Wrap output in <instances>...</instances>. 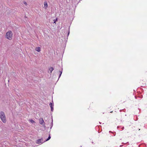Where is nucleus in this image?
Returning <instances> with one entry per match:
<instances>
[{
  "instance_id": "15",
  "label": "nucleus",
  "mask_w": 147,
  "mask_h": 147,
  "mask_svg": "<svg viewBox=\"0 0 147 147\" xmlns=\"http://www.w3.org/2000/svg\"><path fill=\"white\" fill-rule=\"evenodd\" d=\"M51 111H53V107H51Z\"/></svg>"
},
{
  "instance_id": "6",
  "label": "nucleus",
  "mask_w": 147,
  "mask_h": 147,
  "mask_svg": "<svg viewBox=\"0 0 147 147\" xmlns=\"http://www.w3.org/2000/svg\"><path fill=\"white\" fill-rule=\"evenodd\" d=\"M35 50L38 52H39L40 51L41 49L39 47H38L36 48Z\"/></svg>"
},
{
  "instance_id": "9",
  "label": "nucleus",
  "mask_w": 147,
  "mask_h": 147,
  "mask_svg": "<svg viewBox=\"0 0 147 147\" xmlns=\"http://www.w3.org/2000/svg\"><path fill=\"white\" fill-rule=\"evenodd\" d=\"M49 105L51 108L53 107V103H52L51 102H50V103L49 104Z\"/></svg>"
},
{
  "instance_id": "17",
  "label": "nucleus",
  "mask_w": 147,
  "mask_h": 147,
  "mask_svg": "<svg viewBox=\"0 0 147 147\" xmlns=\"http://www.w3.org/2000/svg\"><path fill=\"white\" fill-rule=\"evenodd\" d=\"M122 146V145H120V146Z\"/></svg>"
},
{
  "instance_id": "16",
  "label": "nucleus",
  "mask_w": 147,
  "mask_h": 147,
  "mask_svg": "<svg viewBox=\"0 0 147 147\" xmlns=\"http://www.w3.org/2000/svg\"><path fill=\"white\" fill-rule=\"evenodd\" d=\"M69 32H68V36L69 35Z\"/></svg>"
},
{
  "instance_id": "1",
  "label": "nucleus",
  "mask_w": 147,
  "mask_h": 147,
  "mask_svg": "<svg viewBox=\"0 0 147 147\" xmlns=\"http://www.w3.org/2000/svg\"><path fill=\"white\" fill-rule=\"evenodd\" d=\"M0 118L3 123H5L6 122V118L3 112L1 111L0 112Z\"/></svg>"
},
{
  "instance_id": "12",
  "label": "nucleus",
  "mask_w": 147,
  "mask_h": 147,
  "mask_svg": "<svg viewBox=\"0 0 147 147\" xmlns=\"http://www.w3.org/2000/svg\"><path fill=\"white\" fill-rule=\"evenodd\" d=\"M53 126V119H52V123L51 124V127H50L51 129L52 127Z\"/></svg>"
},
{
  "instance_id": "13",
  "label": "nucleus",
  "mask_w": 147,
  "mask_h": 147,
  "mask_svg": "<svg viewBox=\"0 0 147 147\" xmlns=\"http://www.w3.org/2000/svg\"><path fill=\"white\" fill-rule=\"evenodd\" d=\"M51 138V137L50 135H49L48 138L46 140V141H48V140H50V139Z\"/></svg>"
},
{
  "instance_id": "4",
  "label": "nucleus",
  "mask_w": 147,
  "mask_h": 147,
  "mask_svg": "<svg viewBox=\"0 0 147 147\" xmlns=\"http://www.w3.org/2000/svg\"><path fill=\"white\" fill-rule=\"evenodd\" d=\"M45 141H44L42 138L39 139L37 140L36 141V143L38 144H42Z\"/></svg>"
},
{
  "instance_id": "18",
  "label": "nucleus",
  "mask_w": 147,
  "mask_h": 147,
  "mask_svg": "<svg viewBox=\"0 0 147 147\" xmlns=\"http://www.w3.org/2000/svg\"><path fill=\"white\" fill-rule=\"evenodd\" d=\"M112 112H113V111H112V112H111V113H112Z\"/></svg>"
},
{
  "instance_id": "14",
  "label": "nucleus",
  "mask_w": 147,
  "mask_h": 147,
  "mask_svg": "<svg viewBox=\"0 0 147 147\" xmlns=\"http://www.w3.org/2000/svg\"><path fill=\"white\" fill-rule=\"evenodd\" d=\"M24 4L25 5H27V3H26V2L24 1Z\"/></svg>"
},
{
  "instance_id": "8",
  "label": "nucleus",
  "mask_w": 147,
  "mask_h": 147,
  "mask_svg": "<svg viewBox=\"0 0 147 147\" xmlns=\"http://www.w3.org/2000/svg\"><path fill=\"white\" fill-rule=\"evenodd\" d=\"M62 70L61 71H59V73H60V74H59V77L58 79H59L60 78V76H61V75L62 74Z\"/></svg>"
},
{
  "instance_id": "3",
  "label": "nucleus",
  "mask_w": 147,
  "mask_h": 147,
  "mask_svg": "<svg viewBox=\"0 0 147 147\" xmlns=\"http://www.w3.org/2000/svg\"><path fill=\"white\" fill-rule=\"evenodd\" d=\"M39 121L40 123V124L42 125L44 127H45V123L42 118H40L39 119Z\"/></svg>"
},
{
  "instance_id": "10",
  "label": "nucleus",
  "mask_w": 147,
  "mask_h": 147,
  "mask_svg": "<svg viewBox=\"0 0 147 147\" xmlns=\"http://www.w3.org/2000/svg\"><path fill=\"white\" fill-rule=\"evenodd\" d=\"M29 121H30L32 123H35V121L33 120L32 119H30Z\"/></svg>"
},
{
  "instance_id": "2",
  "label": "nucleus",
  "mask_w": 147,
  "mask_h": 147,
  "mask_svg": "<svg viewBox=\"0 0 147 147\" xmlns=\"http://www.w3.org/2000/svg\"><path fill=\"white\" fill-rule=\"evenodd\" d=\"M12 32L11 30H9L6 33V38L9 40H11L12 38Z\"/></svg>"
},
{
  "instance_id": "7",
  "label": "nucleus",
  "mask_w": 147,
  "mask_h": 147,
  "mask_svg": "<svg viewBox=\"0 0 147 147\" xmlns=\"http://www.w3.org/2000/svg\"><path fill=\"white\" fill-rule=\"evenodd\" d=\"M54 70V68L52 67H50L49 68V70L50 71V73H51L52 71Z\"/></svg>"
},
{
  "instance_id": "5",
  "label": "nucleus",
  "mask_w": 147,
  "mask_h": 147,
  "mask_svg": "<svg viewBox=\"0 0 147 147\" xmlns=\"http://www.w3.org/2000/svg\"><path fill=\"white\" fill-rule=\"evenodd\" d=\"M48 7V4L47 1H45L44 3V7L46 9Z\"/></svg>"
},
{
  "instance_id": "11",
  "label": "nucleus",
  "mask_w": 147,
  "mask_h": 147,
  "mask_svg": "<svg viewBox=\"0 0 147 147\" xmlns=\"http://www.w3.org/2000/svg\"><path fill=\"white\" fill-rule=\"evenodd\" d=\"M57 21V18H56L55 19H54L53 20V23H55Z\"/></svg>"
}]
</instances>
